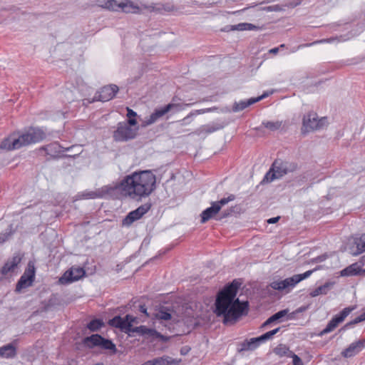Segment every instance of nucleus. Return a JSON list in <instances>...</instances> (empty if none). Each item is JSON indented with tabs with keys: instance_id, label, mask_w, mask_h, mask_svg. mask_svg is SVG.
<instances>
[{
	"instance_id": "f257e3e1",
	"label": "nucleus",
	"mask_w": 365,
	"mask_h": 365,
	"mask_svg": "<svg viewBox=\"0 0 365 365\" xmlns=\"http://www.w3.org/2000/svg\"><path fill=\"white\" fill-rule=\"evenodd\" d=\"M240 286L237 280L225 287L217 295L215 302V313L224 317L223 322L228 324L235 322L242 315L246 314L247 302H241L235 299L237 289Z\"/></svg>"
},
{
	"instance_id": "f03ea898",
	"label": "nucleus",
	"mask_w": 365,
	"mask_h": 365,
	"mask_svg": "<svg viewBox=\"0 0 365 365\" xmlns=\"http://www.w3.org/2000/svg\"><path fill=\"white\" fill-rule=\"evenodd\" d=\"M115 187L125 196L134 200H140L155 190L156 177L151 170L135 171L126 175Z\"/></svg>"
},
{
	"instance_id": "7ed1b4c3",
	"label": "nucleus",
	"mask_w": 365,
	"mask_h": 365,
	"mask_svg": "<svg viewBox=\"0 0 365 365\" xmlns=\"http://www.w3.org/2000/svg\"><path fill=\"white\" fill-rule=\"evenodd\" d=\"M46 135L42 128L31 127L19 135L18 138L11 135L4 139L1 143L0 148L8 150L19 149L21 147L41 142Z\"/></svg>"
},
{
	"instance_id": "20e7f679",
	"label": "nucleus",
	"mask_w": 365,
	"mask_h": 365,
	"mask_svg": "<svg viewBox=\"0 0 365 365\" xmlns=\"http://www.w3.org/2000/svg\"><path fill=\"white\" fill-rule=\"evenodd\" d=\"M297 165L280 159L275 160L269 170L265 174L262 182H271L275 179H279L296 170Z\"/></svg>"
},
{
	"instance_id": "39448f33",
	"label": "nucleus",
	"mask_w": 365,
	"mask_h": 365,
	"mask_svg": "<svg viewBox=\"0 0 365 365\" xmlns=\"http://www.w3.org/2000/svg\"><path fill=\"white\" fill-rule=\"evenodd\" d=\"M315 269L308 270L303 274H295L291 277L287 278L284 280H276L270 283L269 286L275 290L284 291L287 292L293 289L302 280L308 278Z\"/></svg>"
},
{
	"instance_id": "423d86ee",
	"label": "nucleus",
	"mask_w": 365,
	"mask_h": 365,
	"mask_svg": "<svg viewBox=\"0 0 365 365\" xmlns=\"http://www.w3.org/2000/svg\"><path fill=\"white\" fill-rule=\"evenodd\" d=\"M125 121L119 122L116 130L113 132V138L116 142H125L134 139L137 135L138 128H132Z\"/></svg>"
},
{
	"instance_id": "0eeeda50",
	"label": "nucleus",
	"mask_w": 365,
	"mask_h": 365,
	"mask_svg": "<svg viewBox=\"0 0 365 365\" xmlns=\"http://www.w3.org/2000/svg\"><path fill=\"white\" fill-rule=\"evenodd\" d=\"M101 7L110 11L136 13L139 8L130 0H107Z\"/></svg>"
},
{
	"instance_id": "6e6552de",
	"label": "nucleus",
	"mask_w": 365,
	"mask_h": 365,
	"mask_svg": "<svg viewBox=\"0 0 365 365\" xmlns=\"http://www.w3.org/2000/svg\"><path fill=\"white\" fill-rule=\"evenodd\" d=\"M327 123V118L318 119V116L315 113H310L305 115L303 118L302 132L307 133L314 130H318L324 127Z\"/></svg>"
},
{
	"instance_id": "1a4fd4ad",
	"label": "nucleus",
	"mask_w": 365,
	"mask_h": 365,
	"mask_svg": "<svg viewBox=\"0 0 365 365\" xmlns=\"http://www.w3.org/2000/svg\"><path fill=\"white\" fill-rule=\"evenodd\" d=\"M116 190V187L110 185L103 186L95 191L86 190L78 194L81 199L107 198L112 197Z\"/></svg>"
},
{
	"instance_id": "9d476101",
	"label": "nucleus",
	"mask_w": 365,
	"mask_h": 365,
	"mask_svg": "<svg viewBox=\"0 0 365 365\" xmlns=\"http://www.w3.org/2000/svg\"><path fill=\"white\" fill-rule=\"evenodd\" d=\"M83 344L89 348L99 346L104 349L115 350V345L110 340L104 339L97 334L84 338Z\"/></svg>"
},
{
	"instance_id": "9b49d317",
	"label": "nucleus",
	"mask_w": 365,
	"mask_h": 365,
	"mask_svg": "<svg viewBox=\"0 0 365 365\" xmlns=\"http://www.w3.org/2000/svg\"><path fill=\"white\" fill-rule=\"evenodd\" d=\"M174 108L176 109V110H180L184 108L181 104L169 103L163 108L156 109L149 117L145 118L144 121L145 125H150L155 123L159 118Z\"/></svg>"
},
{
	"instance_id": "f8f14e48",
	"label": "nucleus",
	"mask_w": 365,
	"mask_h": 365,
	"mask_svg": "<svg viewBox=\"0 0 365 365\" xmlns=\"http://www.w3.org/2000/svg\"><path fill=\"white\" fill-rule=\"evenodd\" d=\"M354 309V307L344 308L339 314L334 316L327 324L326 327L320 332L319 335L323 336L334 330L339 323L342 322L345 318Z\"/></svg>"
},
{
	"instance_id": "ddd939ff",
	"label": "nucleus",
	"mask_w": 365,
	"mask_h": 365,
	"mask_svg": "<svg viewBox=\"0 0 365 365\" xmlns=\"http://www.w3.org/2000/svg\"><path fill=\"white\" fill-rule=\"evenodd\" d=\"M135 317L129 314L126 315L123 318L117 316L110 320L109 324L116 328H119L121 331L125 333L130 334L131 333V329L133 328V323L135 322Z\"/></svg>"
},
{
	"instance_id": "4468645a",
	"label": "nucleus",
	"mask_w": 365,
	"mask_h": 365,
	"mask_svg": "<svg viewBox=\"0 0 365 365\" xmlns=\"http://www.w3.org/2000/svg\"><path fill=\"white\" fill-rule=\"evenodd\" d=\"M34 279L35 267L29 263L28 268L25 270L16 284V292H20L22 289L31 286Z\"/></svg>"
},
{
	"instance_id": "2eb2a0df",
	"label": "nucleus",
	"mask_w": 365,
	"mask_h": 365,
	"mask_svg": "<svg viewBox=\"0 0 365 365\" xmlns=\"http://www.w3.org/2000/svg\"><path fill=\"white\" fill-rule=\"evenodd\" d=\"M151 207L150 203H145L138 207L135 210L130 212L123 220V225L130 226L135 221L140 219L147 213Z\"/></svg>"
},
{
	"instance_id": "dca6fc26",
	"label": "nucleus",
	"mask_w": 365,
	"mask_h": 365,
	"mask_svg": "<svg viewBox=\"0 0 365 365\" xmlns=\"http://www.w3.org/2000/svg\"><path fill=\"white\" fill-rule=\"evenodd\" d=\"M85 274L86 272L83 268L71 267L59 278L58 282L61 284L72 283L80 279Z\"/></svg>"
},
{
	"instance_id": "f3484780",
	"label": "nucleus",
	"mask_w": 365,
	"mask_h": 365,
	"mask_svg": "<svg viewBox=\"0 0 365 365\" xmlns=\"http://www.w3.org/2000/svg\"><path fill=\"white\" fill-rule=\"evenodd\" d=\"M118 90V87L114 84L104 86L96 93L94 100L103 102L108 101L115 97Z\"/></svg>"
},
{
	"instance_id": "a211bd4d",
	"label": "nucleus",
	"mask_w": 365,
	"mask_h": 365,
	"mask_svg": "<svg viewBox=\"0 0 365 365\" xmlns=\"http://www.w3.org/2000/svg\"><path fill=\"white\" fill-rule=\"evenodd\" d=\"M365 348V339L359 340L351 343L342 352L341 355L345 358L354 356Z\"/></svg>"
},
{
	"instance_id": "6ab92c4d",
	"label": "nucleus",
	"mask_w": 365,
	"mask_h": 365,
	"mask_svg": "<svg viewBox=\"0 0 365 365\" xmlns=\"http://www.w3.org/2000/svg\"><path fill=\"white\" fill-rule=\"evenodd\" d=\"M350 253L354 256H357L365 252V234L360 236H356L353 240V245L350 247Z\"/></svg>"
},
{
	"instance_id": "aec40b11",
	"label": "nucleus",
	"mask_w": 365,
	"mask_h": 365,
	"mask_svg": "<svg viewBox=\"0 0 365 365\" xmlns=\"http://www.w3.org/2000/svg\"><path fill=\"white\" fill-rule=\"evenodd\" d=\"M258 339V337H255L243 341L238 344L237 351L245 352L255 350L261 345V343Z\"/></svg>"
},
{
	"instance_id": "412c9836",
	"label": "nucleus",
	"mask_w": 365,
	"mask_h": 365,
	"mask_svg": "<svg viewBox=\"0 0 365 365\" xmlns=\"http://www.w3.org/2000/svg\"><path fill=\"white\" fill-rule=\"evenodd\" d=\"M211 207L205 209L201 214V222L205 223L211 219L220 211V207L217 206L213 202L211 204Z\"/></svg>"
},
{
	"instance_id": "4be33fe9",
	"label": "nucleus",
	"mask_w": 365,
	"mask_h": 365,
	"mask_svg": "<svg viewBox=\"0 0 365 365\" xmlns=\"http://www.w3.org/2000/svg\"><path fill=\"white\" fill-rule=\"evenodd\" d=\"M361 265L358 262L353 263L341 271V276L349 277L361 274Z\"/></svg>"
},
{
	"instance_id": "5701e85b",
	"label": "nucleus",
	"mask_w": 365,
	"mask_h": 365,
	"mask_svg": "<svg viewBox=\"0 0 365 365\" xmlns=\"http://www.w3.org/2000/svg\"><path fill=\"white\" fill-rule=\"evenodd\" d=\"M21 258L18 256H14L11 259L7 261L1 269V273L4 275L7 274L9 272L13 271L18 264L20 262Z\"/></svg>"
},
{
	"instance_id": "b1692460",
	"label": "nucleus",
	"mask_w": 365,
	"mask_h": 365,
	"mask_svg": "<svg viewBox=\"0 0 365 365\" xmlns=\"http://www.w3.org/2000/svg\"><path fill=\"white\" fill-rule=\"evenodd\" d=\"M16 354V349L12 344H8L0 347V356L2 358H13Z\"/></svg>"
},
{
	"instance_id": "393cba45",
	"label": "nucleus",
	"mask_w": 365,
	"mask_h": 365,
	"mask_svg": "<svg viewBox=\"0 0 365 365\" xmlns=\"http://www.w3.org/2000/svg\"><path fill=\"white\" fill-rule=\"evenodd\" d=\"M332 287H333L332 282H326L323 285L319 286V287H317L316 289H314V290H312L309 294L312 297H315L319 295L327 294V292L331 289Z\"/></svg>"
},
{
	"instance_id": "a878e982",
	"label": "nucleus",
	"mask_w": 365,
	"mask_h": 365,
	"mask_svg": "<svg viewBox=\"0 0 365 365\" xmlns=\"http://www.w3.org/2000/svg\"><path fill=\"white\" fill-rule=\"evenodd\" d=\"M222 128V126L215 125V124H207L203 125L201 127H200L197 130L196 133L197 135H201L202 133L204 134H210L212 133L217 130H219Z\"/></svg>"
},
{
	"instance_id": "bb28decb",
	"label": "nucleus",
	"mask_w": 365,
	"mask_h": 365,
	"mask_svg": "<svg viewBox=\"0 0 365 365\" xmlns=\"http://www.w3.org/2000/svg\"><path fill=\"white\" fill-rule=\"evenodd\" d=\"M255 103H256V101L254 100V98H251L247 100H242L239 102H235L233 105L232 110L234 112L241 111V110H244L245 108H246L247 107H248Z\"/></svg>"
},
{
	"instance_id": "cd10ccee",
	"label": "nucleus",
	"mask_w": 365,
	"mask_h": 365,
	"mask_svg": "<svg viewBox=\"0 0 365 365\" xmlns=\"http://www.w3.org/2000/svg\"><path fill=\"white\" fill-rule=\"evenodd\" d=\"M154 365H177L180 360L173 359L171 357L164 356L153 359Z\"/></svg>"
},
{
	"instance_id": "c85d7f7f",
	"label": "nucleus",
	"mask_w": 365,
	"mask_h": 365,
	"mask_svg": "<svg viewBox=\"0 0 365 365\" xmlns=\"http://www.w3.org/2000/svg\"><path fill=\"white\" fill-rule=\"evenodd\" d=\"M212 110V108L208 109H200V110H196L190 112L186 117H185L183 119L179 121L181 125H185L189 124L192 121V118L193 116H195L199 114H202L206 112H210Z\"/></svg>"
},
{
	"instance_id": "c756f323",
	"label": "nucleus",
	"mask_w": 365,
	"mask_h": 365,
	"mask_svg": "<svg viewBox=\"0 0 365 365\" xmlns=\"http://www.w3.org/2000/svg\"><path fill=\"white\" fill-rule=\"evenodd\" d=\"M274 352L280 357L287 356L289 358L294 353L284 344H279L276 346L274 349Z\"/></svg>"
},
{
	"instance_id": "7c9ffc66",
	"label": "nucleus",
	"mask_w": 365,
	"mask_h": 365,
	"mask_svg": "<svg viewBox=\"0 0 365 365\" xmlns=\"http://www.w3.org/2000/svg\"><path fill=\"white\" fill-rule=\"evenodd\" d=\"M155 318L157 319L160 320H169L171 319V314L169 312V310L166 308H161L155 314Z\"/></svg>"
},
{
	"instance_id": "2f4dec72",
	"label": "nucleus",
	"mask_w": 365,
	"mask_h": 365,
	"mask_svg": "<svg viewBox=\"0 0 365 365\" xmlns=\"http://www.w3.org/2000/svg\"><path fill=\"white\" fill-rule=\"evenodd\" d=\"M104 325L101 319H96L91 320L87 325L88 329L91 331H96Z\"/></svg>"
},
{
	"instance_id": "473e14b6",
	"label": "nucleus",
	"mask_w": 365,
	"mask_h": 365,
	"mask_svg": "<svg viewBox=\"0 0 365 365\" xmlns=\"http://www.w3.org/2000/svg\"><path fill=\"white\" fill-rule=\"evenodd\" d=\"M127 109V117L128 118V120L126 121L129 125H137V120L134 117L137 115V113L133 110L132 109L129 108L128 107L126 108Z\"/></svg>"
},
{
	"instance_id": "72a5a7b5",
	"label": "nucleus",
	"mask_w": 365,
	"mask_h": 365,
	"mask_svg": "<svg viewBox=\"0 0 365 365\" xmlns=\"http://www.w3.org/2000/svg\"><path fill=\"white\" fill-rule=\"evenodd\" d=\"M263 125H264L265 128L274 131V130H277L280 128V127L282 125V122H280V121H275V122L267 121V122H264Z\"/></svg>"
},
{
	"instance_id": "f704fd0d",
	"label": "nucleus",
	"mask_w": 365,
	"mask_h": 365,
	"mask_svg": "<svg viewBox=\"0 0 365 365\" xmlns=\"http://www.w3.org/2000/svg\"><path fill=\"white\" fill-rule=\"evenodd\" d=\"M235 199V197L234 195H230L227 197H224L221 199L219 201L213 202L217 206L220 207V210L222 208V206L227 204L229 202L233 201Z\"/></svg>"
},
{
	"instance_id": "c9c22d12",
	"label": "nucleus",
	"mask_w": 365,
	"mask_h": 365,
	"mask_svg": "<svg viewBox=\"0 0 365 365\" xmlns=\"http://www.w3.org/2000/svg\"><path fill=\"white\" fill-rule=\"evenodd\" d=\"M365 320V312H363L361 314L356 317L354 320L349 322L344 326V329L350 327L351 325L356 324L361 322H363Z\"/></svg>"
},
{
	"instance_id": "e433bc0d",
	"label": "nucleus",
	"mask_w": 365,
	"mask_h": 365,
	"mask_svg": "<svg viewBox=\"0 0 365 365\" xmlns=\"http://www.w3.org/2000/svg\"><path fill=\"white\" fill-rule=\"evenodd\" d=\"M145 336L155 338V339H163V336L153 329L148 328Z\"/></svg>"
},
{
	"instance_id": "4c0bfd02",
	"label": "nucleus",
	"mask_w": 365,
	"mask_h": 365,
	"mask_svg": "<svg viewBox=\"0 0 365 365\" xmlns=\"http://www.w3.org/2000/svg\"><path fill=\"white\" fill-rule=\"evenodd\" d=\"M147 329L148 327L145 326L133 327L131 329V333H137L140 336H145Z\"/></svg>"
},
{
	"instance_id": "58836bf2",
	"label": "nucleus",
	"mask_w": 365,
	"mask_h": 365,
	"mask_svg": "<svg viewBox=\"0 0 365 365\" xmlns=\"http://www.w3.org/2000/svg\"><path fill=\"white\" fill-rule=\"evenodd\" d=\"M308 309V306H302L299 308H297L295 311H294L293 312L290 313L288 317H287V319H289V320H292V319H294V316L297 314H299V313H302V312H305L307 309Z\"/></svg>"
},
{
	"instance_id": "ea45409f",
	"label": "nucleus",
	"mask_w": 365,
	"mask_h": 365,
	"mask_svg": "<svg viewBox=\"0 0 365 365\" xmlns=\"http://www.w3.org/2000/svg\"><path fill=\"white\" fill-rule=\"evenodd\" d=\"M274 336L271 333V331H267L265 334L258 336V341H260L261 344L266 342L267 341H269L272 339Z\"/></svg>"
},
{
	"instance_id": "a19ab883",
	"label": "nucleus",
	"mask_w": 365,
	"mask_h": 365,
	"mask_svg": "<svg viewBox=\"0 0 365 365\" xmlns=\"http://www.w3.org/2000/svg\"><path fill=\"white\" fill-rule=\"evenodd\" d=\"M336 41H337L336 38H329L322 39L319 41H316L312 43L307 44L306 46H312V45H315V44H318V43H334Z\"/></svg>"
},
{
	"instance_id": "79ce46f5",
	"label": "nucleus",
	"mask_w": 365,
	"mask_h": 365,
	"mask_svg": "<svg viewBox=\"0 0 365 365\" xmlns=\"http://www.w3.org/2000/svg\"><path fill=\"white\" fill-rule=\"evenodd\" d=\"M288 313V310L287 309H283V310H281L277 313H275L274 314L272 315V319H275L276 321L285 317Z\"/></svg>"
},
{
	"instance_id": "37998d69",
	"label": "nucleus",
	"mask_w": 365,
	"mask_h": 365,
	"mask_svg": "<svg viewBox=\"0 0 365 365\" xmlns=\"http://www.w3.org/2000/svg\"><path fill=\"white\" fill-rule=\"evenodd\" d=\"M261 31L262 30V27L256 26L255 24H250V23H246V31Z\"/></svg>"
},
{
	"instance_id": "c03bdc74",
	"label": "nucleus",
	"mask_w": 365,
	"mask_h": 365,
	"mask_svg": "<svg viewBox=\"0 0 365 365\" xmlns=\"http://www.w3.org/2000/svg\"><path fill=\"white\" fill-rule=\"evenodd\" d=\"M233 31H246V23H240L232 26Z\"/></svg>"
},
{
	"instance_id": "a18cd8bd",
	"label": "nucleus",
	"mask_w": 365,
	"mask_h": 365,
	"mask_svg": "<svg viewBox=\"0 0 365 365\" xmlns=\"http://www.w3.org/2000/svg\"><path fill=\"white\" fill-rule=\"evenodd\" d=\"M293 359V365H303L302 359L294 353L290 356Z\"/></svg>"
},
{
	"instance_id": "49530a36",
	"label": "nucleus",
	"mask_w": 365,
	"mask_h": 365,
	"mask_svg": "<svg viewBox=\"0 0 365 365\" xmlns=\"http://www.w3.org/2000/svg\"><path fill=\"white\" fill-rule=\"evenodd\" d=\"M275 319H272V316H271L269 318H268L262 325V327H265L266 326L269 325V324L275 322Z\"/></svg>"
},
{
	"instance_id": "de8ad7c7",
	"label": "nucleus",
	"mask_w": 365,
	"mask_h": 365,
	"mask_svg": "<svg viewBox=\"0 0 365 365\" xmlns=\"http://www.w3.org/2000/svg\"><path fill=\"white\" fill-rule=\"evenodd\" d=\"M267 96H268V93H263V94H262V96H258V97H257V98H254V100H255V101H256V103H257V102H258V101H261V100H262V99L265 98H266V97H267Z\"/></svg>"
},
{
	"instance_id": "09e8293b",
	"label": "nucleus",
	"mask_w": 365,
	"mask_h": 365,
	"mask_svg": "<svg viewBox=\"0 0 365 365\" xmlns=\"http://www.w3.org/2000/svg\"><path fill=\"white\" fill-rule=\"evenodd\" d=\"M279 219V217H272V218L268 219L267 222L269 224H274V223H276L277 222H278Z\"/></svg>"
},
{
	"instance_id": "8fccbe9b",
	"label": "nucleus",
	"mask_w": 365,
	"mask_h": 365,
	"mask_svg": "<svg viewBox=\"0 0 365 365\" xmlns=\"http://www.w3.org/2000/svg\"><path fill=\"white\" fill-rule=\"evenodd\" d=\"M140 311L142 313L145 314V315H147V316L148 315V313H147V309H146L145 305H140Z\"/></svg>"
},
{
	"instance_id": "3c124183",
	"label": "nucleus",
	"mask_w": 365,
	"mask_h": 365,
	"mask_svg": "<svg viewBox=\"0 0 365 365\" xmlns=\"http://www.w3.org/2000/svg\"><path fill=\"white\" fill-rule=\"evenodd\" d=\"M279 49V47L273 48L269 50V53H273V54H276V53H278Z\"/></svg>"
},
{
	"instance_id": "603ef678",
	"label": "nucleus",
	"mask_w": 365,
	"mask_h": 365,
	"mask_svg": "<svg viewBox=\"0 0 365 365\" xmlns=\"http://www.w3.org/2000/svg\"><path fill=\"white\" fill-rule=\"evenodd\" d=\"M360 265L364 266L365 264V255L362 256L358 262Z\"/></svg>"
},
{
	"instance_id": "864d4df0",
	"label": "nucleus",
	"mask_w": 365,
	"mask_h": 365,
	"mask_svg": "<svg viewBox=\"0 0 365 365\" xmlns=\"http://www.w3.org/2000/svg\"><path fill=\"white\" fill-rule=\"evenodd\" d=\"M279 330H280V327H278V328H276V329H274L273 330H271L270 331L272 334V335L274 336L276 334H277L279 331Z\"/></svg>"
},
{
	"instance_id": "5fc2aeb1",
	"label": "nucleus",
	"mask_w": 365,
	"mask_h": 365,
	"mask_svg": "<svg viewBox=\"0 0 365 365\" xmlns=\"http://www.w3.org/2000/svg\"><path fill=\"white\" fill-rule=\"evenodd\" d=\"M142 365H154L153 360H148L143 363Z\"/></svg>"
},
{
	"instance_id": "6e6d98bb",
	"label": "nucleus",
	"mask_w": 365,
	"mask_h": 365,
	"mask_svg": "<svg viewBox=\"0 0 365 365\" xmlns=\"http://www.w3.org/2000/svg\"><path fill=\"white\" fill-rule=\"evenodd\" d=\"M324 259V257H317L314 261L316 262H322L323 260Z\"/></svg>"
},
{
	"instance_id": "4d7b16f0",
	"label": "nucleus",
	"mask_w": 365,
	"mask_h": 365,
	"mask_svg": "<svg viewBox=\"0 0 365 365\" xmlns=\"http://www.w3.org/2000/svg\"><path fill=\"white\" fill-rule=\"evenodd\" d=\"M361 273L364 274L365 275V269H361Z\"/></svg>"
},
{
	"instance_id": "13d9d810",
	"label": "nucleus",
	"mask_w": 365,
	"mask_h": 365,
	"mask_svg": "<svg viewBox=\"0 0 365 365\" xmlns=\"http://www.w3.org/2000/svg\"><path fill=\"white\" fill-rule=\"evenodd\" d=\"M267 11H273L271 6L267 7Z\"/></svg>"
}]
</instances>
